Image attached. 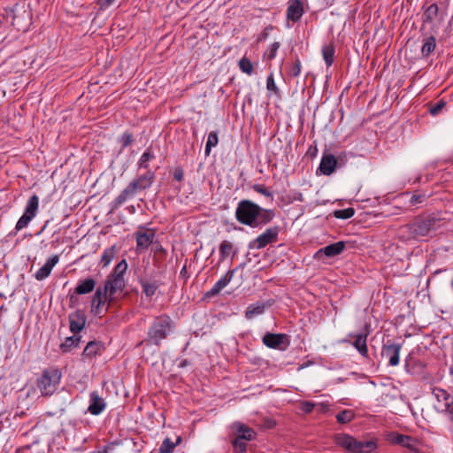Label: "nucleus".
Wrapping results in <instances>:
<instances>
[{
    "instance_id": "obj_12",
    "label": "nucleus",
    "mask_w": 453,
    "mask_h": 453,
    "mask_svg": "<svg viewBox=\"0 0 453 453\" xmlns=\"http://www.w3.org/2000/svg\"><path fill=\"white\" fill-rule=\"evenodd\" d=\"M105 303H109V295L102 287H99L96 288L91 300V311L96 315H100L102 312V307ZM110 304L111 303H108L105 311L108 310Z\"/></svg>"
},
{
    "instance_id": "obj_24",
    "label": "nucleus",
    "mask_w": 453,
    "mask_h": 453,
    "mask_svg": "<svg viewBox=\"0 0 453 453\" xmlns=\"http://www.w3.org/2000/svg\"><path fill=\"white\" fill-rule=\"evenodd\" d=\"M368 333H361L356 335H353L355 341L352 342L353 346L363 356H368V348L366 344Z\"/></svg>"
},
{
    "instance_id": "obj_49",
    "label": "nucleus",
    "mask_w": 453,
    "mask_h": 453,
    "mask_svg": "<svg viewBox=\"0 0 453 453\" xmlns=\"http://www.w3.org/2000/svg\"><path fill=\"white\" fill-rule=\"evenodd\" d=\"M315 407V403H311V402H303L301 403V410L304 412V413H310L312 411V410L314 409Z\"/></svg>"
},
{
    "instance_id": "obj_29",
    "label": "nucleus",
    "mask_w": 453,
    "mask_h": 453,
    "mask_svg": "<svg viewBox=\"0 0 453 453\" xmlns=\"http://www.w3.org/2000/svg\"><path fill=\"white\" fill-rule=\"evenodd\" d=\"M411 438L407 435L395 434L391 435V441L395 444H401L407 449H409L411 451L416 452L417 449L412 445L408 443Z\"/></svg>"
},
{
    "instance_id": "obj_43",
    "label": "nucleus",
    "mask_w": 453,
    "mask_h": 453,
    "mask_svg": "<svg viewBox=\"0 0 453 453\" xmlns=\"http://www.w3.org/2000/svg\"><path fill=\"white\" fill-rule=\"evenodd\" d=\"M239 67L242 70V72L250 75L253 72V65L252 63L247 58H242L239 61Z\"/></svg>"
},
{
    "instance_id": "obj_18",
    "label": "nucleus",
    "mask_w": 453,
    "mask_h": 453,
    "mask_svg": "<svg viewBox=\"0 0 453 453\" xmlns=\"http://www.w3.org/2000/svg\"><path fill=\"white\" fill-rule=\"evenodd\" d=\"M86 315L82 311H76L69 314L70 330L73 334L80 333L85 326Z\"/></svg>"
},
{
    "instance_id": "obj_6",
    "label": "nucleus",
    "mask_w": 453,
    "mask_h": 453,
    "mask_svg": "<svg viewBox=\"0 0 453 453\" xmlns=\"http://www.w3.org/2000/svg\"><path fill=\"white\" fill-rule=\"evenodd\" d=\"M60 379L61 373L58 369L44 371L37 382L41 393L44 395H51L55 392L56 386L59 383Z\"/></svg>"
},
{
    "instance_id": "obj_16",
    "label": "nucleus",
    "mask_w": 453,
    "mask_h": 453,
    "mask_svg": "<svg viewBox=\"0 0 453 453\" xmlns=\"http://www.w3.org/2000/svg\"><path fill=\"white\" fill-rule=\"evenodd\" d=\"M106 407V403L104 398H102L96 391H93L89 395V405L88 408V411L95 416L102 413Z\"/></svg>"
},
{
    "instance_id": "obj_52",
    "label": "nucleus",
    "mask_w": 453,
    "mask_h": 453,
    "mask_svg": "<svg viewBox=\"0 0 453 453\" xmlns=\"http://www.w3.org/2000/svg\"><path fill=\"white\" fill-rule=\"evenodd\" d=\"M173 178L177 181H181L184 178V172L180 167H177L173 172Z\"/></svg>"
},
{
    "instance_id": "obj_36",
    "label": "nucleus",
    "mask_w": 453,
    "mask_h": 453,
    "mask_svg": "<svg viewBox=\"0 0 453 453\" xmlns=\"http://www.w3.org/2000/svg\"><path fill=\"white\" fill-rule=\"evenodd\" d=\"M142 288L143 293L148 297H150V296H152L155 295V293L158 288V285L156 282L145 280V281L142 282Z\"/></svg>"
},
{
    "instance_id": "obj_40",
    "label": "nucleus",
    "mask_w": 453,
    "mask_h": 453,
    "mask_svg": "<svg viewBox=\"0 0 453 453\" xmlns=\"http://www.w3.org/2000/svg\"><path fill=\"white\" fill-rule=\"evenodd\" d=\"M127 269V263L126 262L125 259H123L116 265L111 275L114 277H124V273H126Z\"/></svg>"
},
{
    "instance_id": "obj_13",
    "label": "nucleus",
    "mask_w": 453,
    "mask_h": 453,
    "mask_svg": "<svg viewBox=\"0 0 453 453\" xmlns=\"http://www.w3.org/2000/svg\"><path fill=\"white\" fill-rule=\"evenodd\" d=\"M136 249L139 252L146 250L153 242L155 233L152 230L138 231L135 234Z\"/></svg>"
},
{
    "instance_id": "obj_17",
    "label": "nucleus",
    "mask_w": 453,
    "mask_h": 453,
    "mask_svg": "<svg viewBox=\"0 0 453 453\" xmlns=\"http://www.w3.org/2000/svg\"><path fill=\"white\" fill-rule=\"evenodd\" d=\"M400 344H389L386 345L382 349V356L388 359V365L391 366H396L400 361Z\"/></svg>"
},
{
    "instance_id": "obj_31",
    "label": "nucleus",
    "mask_w": 453,
    "mask_h": 453,
    "mask_svg": "<svg viewBox=\"0 0 453 453\" xmlns=\"http://www.w3.org/2000/svg\"><path fill=\"white\" fill-rule=\"evenodd\" d=\"M103 346L96 342H90L87 344L83 350V355L88 357H92L100 354L102 351Z\"/></svg>"
},
{
    "instance_id": "obj_35",
    "label": "nucleus",
    "mask_w": 453,
    "mask_h": 453,
    "mask_svg": "<svg viewBox=\"0 0 453 453\" xmlns=\"http://www.w3.org/2000/svg\"><path fill=\"white\" fill-rule=\"evenodd\" d=\"M219 142L218 133L213 131L211 132L208 135L206 145H205V155L209 156L211 150L213 147H215Z\"/></svg>"
},
{
    "instance_id": "obj_51",
    "label": "nucleus",
    "mask_w": 453,
    "mask_h": 453,
    "mask_svg": "<svg viewBox=\"0 0 453 453\" xmlns=\"http://www.w3.org/2000/svg\"><path fill=\"white\" fill-rule=\"evenodd\" d=\"M279 48H280V43L279 42H273L271 45L270 50H269V53H268V58L269 59H273V58H275L277 50H279Z\"/></svg>"
},
{
    "instance_id": "obj_9",
    "label": "nucleus",
    "mask_w": 453,
    "mask_h": 453,
    "mask_svg": "<svg viewBox=\"0 0 453 453\" xmlns=\"http://www.w3.org/2000/svg\"><path fill=\"white\" fill-rule=\"evenodd\" d=\"M262 341L266 347L280 350H285L290 344L289 337L285 334L266 333Z\"/></svg>"
},
{
    "instance_id": "obj_39",
    "label": "nucleus",
    "mask_w": 453,
    "mask_h": 453,
    "mask_svg": "<svg viewBox=\"0 0 453 453\" xmlns=\"http://www.w3.org/2000/svg\"><path fill=\"white\" fill-rule=\"evenodd\" d=\"M80 342V338L76 336L67 337L63 343L60 345V349L63 352H68L73 347L77 346Z\"/></svg>"
},
{
    "instance_id": "obj_27",
    "label": "nucleus",
    "mask_w": 453,
    "mask_h": 453,
    "mask_svg": "<svg viewBox=\"0 0 453 453\" xmlns=\"http://www.w3.org/2000/svg\"><path fill=\"white\" fill-rule=\"evenodd\" d=\"M137 192L130 186L127 185L121 193L115 198L114 202L116 205H120L126 201L130 200L135 196Z\"/></svg>"
},
{
    "instance_id": "obj_21",
    "label": "nucleus",
    "mask_w": 453,
    "mask_h": 453,
    "mask_svg": "<svg viewBox=\"0 0 453 453\" xmlns=\"http://www.w3.org/2000/svg\"><path fill=\"white\" fill-rule=\"evenodd\" d=\"M234 271L229 270L221 279H219L213 287L207 292V296H213L219 294L231 281L234 276Z\"/></svg>"
},
{
    "instance_id": "obj_8",
    "label": "nucleus",
    "mask_w": 453,
    "mask_h": 453,
    "mask_svg": "<svg viewBox=\"0 0 453 453\" xmlns=\"http://www.w3.org/2000/svg\"><path fill=\"white\" fill-rule=\"evenodd\" d=\"M39 207V197L33 195L27 201L23 215L18 220L15 229L20 231L27 226L29 222L35 217Z\"/></svg>"
},
{
    "instance_id": "obj_22",
    "label": "nucleus",
    "mask_w": 453,
    "mask_h": 453,
    "mask_svg": "<svg viewBox=\"0 0 453 453\" xmlns=\"http://www.w3.org/2000/svg\"><path fill=\"white\" fill-rule=\"evenodd\" d=\"M233 429L237 433V438L241 440L252 441L255 438V431L244 424L235 422L233 424Z\"/></svg>"
},
{
    "instance_id": "obj_33",
    "label": "nucleus",
    "mask_w": 453,
    "mask_h": 453,
    "mask_svg": "<svg viewBox=\"0 0 453 453\" xmlns=\"http://www.w3.org/2000/svg\"><path fill=\"white\" fill-rule=\"evenodd\" d=\"M323 58L327 66H330L334 62V48L332 44L325 45L322 48Z\"/></svg>"
},
{
    "instance_id": "obj_44",
    "label": "nucleus",
    "mask_w": 453,
    "mask_h": 453,
    "mask_svg": "<svg viewBox=\"0 0 453 453\" xmlns=\"http://www.w3.org/2000/svg\"><path fill=\"white\" fill-rule=\"evenodd\" d=\"M252 188L257 192L258 194H261L266 197H269L271 200L273 199V193L268 190V188L265 185L261 184H255Z\"/></svg>"
},
{
    "instance_id": "obj_45",
    "label": "nucleus",
    "mask_w": 453,
    "mask_h": 453,
    "mask_svg": "<svg viewBox=\"0 0 453 453\" xmlns=\"http://www.w3.org/2000/svg\"><path fill=\"white\" fill-rule=\"evenodd\" d=\"M244 440H241L239 438H235L232 443H233V447H234V450L236 452V453H242L246 450L247 449V444L246 442L243 441Z\"/></svg>"
},
{
    "instance_id": "obj_56",
    "label": "nucleus",
    "mask_w": 453,
    "mask_h": 453,
    "mask_svg": "<svg viewBox=\"0 0 453 453\" xmlns=\"http://www.w3.org/2000/svg\"><path fill=\"white\" fill-rule=\"evenodd\" d=\"M103 2V4L104 6H108L110 5L114 0H101Z\"/></svg>"
},
{
    "instance_id": "obj_7",
    "label": "nucleus",
    "mask_w": 453,
    "mask_h": 453,
    "mask_svg": "<svg viewBox=\"0 0 453 453\" xmlns=\"http://www.w3.org/2000/svg\"><path fill=\"white\" fill-rule=\"evenodd\" d=\"M432 395L436 400L434 403V410L438 413L446 415L453 406V396L441 388H434Z\"/></svg>"
},
{
    "instance_id": "obj_10",
    "label": "nucleus",
    "mask_w": 453,
    "mask_h": 453,
    "mask_svg": "<svg viewBox=\"0 0 453 453\" xmlns=\"http://www.w3.org/2000/svg\"><path fill=\"white\" fill-rule=\"evenodd\" d=\"M278 227L267 228L263 234L250 242V249L261 250L266 245L275 242L278 239Z\"/></svg>"
},
{
    "instance_id": "obj_26",
    "label": "nucleus",
    "mask_w": 453,
    "mask_h": 453,
    "mask_svg": "<svg viewBox=\"0 0 453 453\" xmlns=\"http://www.w3.org/2000/svg\"><path fill=\"white\" fill-rule=\"evenodd\" d=\"M256 227L268 224L274 217V213L271 210H266L260 207V210L257 211V216H256Z\"/></svg>"
},
{
    "instance_id": "obj_48",
    "label": "nucleus",
    "mask_w": 453,
    "mask_h": 453,
    "mask_svg": "<svg viewBox=\"0 0 453 453\" xmlns=\"http://www.w3.org/2000/svg\"><path fill=\"white\" fill-rule=\"evenodd\" d=\"M444 106H445V103L443 101H440L435 105L431 106L430 109H429V111H430V113L432 115H436V114H438L441 111V109Z\"/></svg>"
},
{
    "instance_id": "obj_50",
    "label": "nucleus",
    "mask_w": 453,
    "mask_h": 453,
    "mask_svg": "<svg viewBox=\"0 0 453 453\" xmlns=\"http://www.w3.org/2000/svg\"><path fill=\"white\" fill-rule=\"evenodd\" d=\"M301 73V62L297 59L290 69L291 75L296 77Z\"/></svg>"
},
{
    "instance_id": "obj_4",
    "label": "nucleus",
    "mask_w": 453,
    "mask_h": 453,
    "mask_svg": "<svg viewBox=\"0 0 453 453\" xmlns=\"http://www.w3.org/2000/svg\"><path fill=\"white\" fill-rule=\"evenodd\" d=\"M172 328V322L168 316L157 317L148 332V342L159 345L165 339Z\"/></svg>"
},
{
    "instance_id": "obj_53",
    "label": "nucleus",
    "mask_w": 453,
    "mask_h": 453,
    "mask_svg": "<svg viewBox=\"0 0 453 453\" xmlns=\"http://www.w3.org/2000/svg\"><path fill=\"white\" fill-rule=\"evenodd\" d=\"M128 185H130L136 192L143 190L140 188V184L136 179L133 180Z\"/></svg>"
},
{
    "instance_id": "obj_41",
    "label": "nucleus",
    "mask_w": 453,
    "mask_h": 453,
    "mask_svg": "<svg viewBox=\"0 0 453 453\" xmlns=\"http://www.w3.org/2000/svg\"><path fill=\"white\" fill-rule=\"evenodd\" d=\"M154 158V155L150 150L148 149L141 157L138 165L140 168L147 169L149 167V161Z\"/></svg>"
},
{
    "instance_id": "obj_32",
    "label": "nucleus",
    "mask_w": 453,
    "mask_h": 453,
    "mask_svg": "<svg viewBox=\"0 0 453 453\" xmlns=\"http://www.w3.org/2000/svg\"><path fill=\"white\" fill-rule=\"evenodd\" d=\"M265 305L263 303H257L250 305L245 312V317L249 319H253L257 315H260L265 311Z\"/></svg>"
},
{
    "instance_id": "obj_46",
    "label": "nucleus",
    "mask_w": 453,
    "mask_h": 453,
    "mask_svg": "<svg viewBox=\"0 0 453 453\" xmlns=\"http://www.w3.org/2000/svg\"><path fill=\"white\" fill-rule=\"evenodd\" d=\"M266 88L270 91H273L274 93H277L278 92V88L275 84V81H274V78H273V73H271L268 77H267V81H266Z\"/></svg>"
},
{
    "instance_id": "obj_34",
    "label": "nucleus",
    "mask_w": 453,
    "mask_h": 453,
    "mask_svg": "<svg viewBox=\"0 0 453 453\" xmlns=\"http://www.w3.org/2000/svg\"><path fill=\"white\" fill-rule=\"evenodd\" d=\"M180 441V437H178L177 438V441L176 442H173L170 438H165L158 451L159 453H171L173 452V449L175 448V446Z\"/></svg>"
},
{
    "instance_id": "obj_11",
    "label": "nucleus",
    "mask_w": 453,
    "mask_h": 453,
    "mask_svg": "<svg viewBox=\"0 0 453 453\" xmlns=\"http://www.w3.org/2000/svg\"><path fill=\"white\" fill-rule=\"evenodd\" d=\"M124 277H114L110 275L105 281L104 289L109 295V303H112L117 295H120L125 288Z\"/></svg>"
},
{
    "instance_id": "obj_20",
    "label": "nucleus",
    "mask_w": 453,
    "mask_h": 453,
    "mask_svg": "<svg viewBox=\"0 0 453 453\" xmlns=\"http://www.w3.org/2000/svg\"><path fill=\"white\" fill-rule=\"evenodd\" d=\"M337 160L334 156L331 154L324 155L321 158L319 170L325 175H330L335 170Z\"/></svg>"
},
{
    "instance_id": "obj_23",
    "label": "nucleus",
    "mask_w": 453,
    "mask_h": 453,
    "mask_svg": "<svg viewBox=\"0 0 453 453\" xmlns=\"http://www.w3.org/2000/svg\"><path fill=\"white\" fill-rule=\"evenodd\" d=\"M344 249H345V242L341 241V242H337L329 244V245L320 249L316 253V256L324 254L328 257H333L334 256L341 254Z\"/></svg>"
},
{
    "instance_id": "obj_54",
    "label": "nucleus",
    "mask_w": 453,
    "mask_h": 453,
    "mask_svg": "<svg viewBox=\"0 0 453 453\" xmlns=\"http://www.w3.org/2000/svg\"><path fill=\"white\" fill-rule=\"evenodd\" d=\"M445 416L453 423V405L451 406V410Z\"/></svg>"
},
{
    "instance_id": "obj_1",
    "label": "nucleus",
    "mask_w": 453,
    "mask_h": 453,
    "mask_svg": "<svg viewBox=\"0 0 453 453\" xmlns=\"http://www.w3.org/2000/svg\"><path fill=\"white\" fill-rule=\"evenodd\" d=\"M434 224V219L417 218L411 223L402 226L398 229V236L403 241L418 240L428 235Z\"/></svg>"
},
{
    "instance_id": "obj_15",
    "label": "nucleus",
    "mask_w": 453,
    "mask_h": 453,
    "mask_svg": "<svg viewBox=\"0 0 453 453\" xmlns=\"http://www.w3.org/2000/svg\"><path fill=\"white\" fill-rule=\"evenodd\" d=\"M96 284V280L92 278L79 280L74 289V294L70 296V302L72 303L75 302V295H86L92 292L95 289Z\"/></svg>"
},
{
    "instance_id": "obj_5",
    "label": "nucleus",
    "mask_w": 453,
    "mask_h": 453,
    "mask_svg": "<svg viewBox=\"0 0 453 453\" xmlns=\"http://www.w3.org/2000/svg\"><path fill=\"white\" fill-rule=\"evenodd\" d=\"M260 210V206L250 200H242L236 208L235 218L236 219L246 226L256 227V216Z\"/></svg>"
},
{
    "instance_id": "obj_25",
    "label": "nucleus",
    "mask_w": 453,
    "mask_h": 453,
    "mask_svg": "<svg viewBox=\"0 0 453 453\" xmlns=\"http://www.w3.org/2000/svg\"><path fill=\"white\" fill-rule=\"evenodd\" d=\"M426 36L421 48V53L424 57L429 56L436 47L434 34L423 35Z\"/></svg>"
},
{
    "instance_id": "obj_30",
    "label": "nucleus",
    "mask_w": 453,
    "mask_h": 453,
    "mask_svg": "<svg viewBox=\"0 0 453 453\" xmlns=\"http://www.w3.org/2000/svg\"><path fill=\"white\" fill-rule=\"evenodd\" d=\"M117 254V250L115 246H111L110 248H107L104 250L100 265L103 267H106L110 265V263L112 261V259L115 257Z\"/></svg>"
},
{
    "instance_id": "obj_2",
    "label": "nucleus",
    "mask_w": 453,
    "mask_h": 453,
    "mask_svg": "<svg viewBox=\"0 0 453 453\" xmlns=\"http://www.w3.org/2000/svg\"><path fill=\"white\" fill-rule=\"evenodd\" d=\"M335 443L348 453H372L378 447L377 441H357L347 434H338L334 436Z\"/></svg>"
},
{
    "instance_id": "obj_19",
    "label": "nucleus",
    "mask_w": 453,
    "mask_h": 453,
    "mask_svg": "<svg viewBox=\"0 0 453 453\" xmlns=\"http://www.w3.org/2000/svg\"><path fill=\"white\" fill-rule=\"evenodd\" d=\"M59 256L54 255L50 257L43 266H42L35 274L37 280H43L48 278L53 269V267L58 263Z\"/></svg>"
},
{
    "instance_id": "obj_47",
    "label": "nucleus",
    "mask_w": 453,
    "mask_h": 453,
    "mask_svg": "<svg viewBox=\"0 0 453 453\" xmlns=\"http://www.w3.org/2000/svg\"><path fill=\"white\" fill-rule=\"evenodd\" d=\"M133 142V135L130 133H124L120 138L122 147H127Z\"/></svg>"
},
{
    "instance_id": "obj_38",
    "label": "nucleus",
    "mask_w": 453,
    "mask_h": 453,
    "mask_svg": "<svg viewBox=\"0 0 453 453\" xmlns=\"http://www.w3.org/2000/svg\"><path fill=\"white\" fill-rule=\"evenodd\" d=\"M355 417L351 410H344L336 415V419L341 424H347L350 422Z\"/></svg>"
},
{
    "instance_id": "obj_14",
    "label": "nucleus",
    "mask_w": 453,
    "mask_h": 453,
    "mask_svg": "<svg viewBox=\"0 0 453 453\" xmlns=\"http://www.w3.org/2000/svg\"><path fill=\"white\" fill-rule=\"evenodd\" d=\"M304 13L303 5L301 0H289L288 2L287 18L288 19L296 22L300 20Z\"/></svg>"
},
{
    "instance_id": "obj_42",
    "label": "nucleus",
    "mask_w": 453,
    "mask_h": 453,
    "mask_svg": "<svg viewBox=\"0 0 453 453\" xmlns=\"http://www.w3.org/2000/svg\"><path fill=\"white\" fill-rule=\"evenodd\" d=\"M355 213L353 208H347L342 210L334 211V215L337 219H350Z\"/></svg>"
},
{
    "instance_id": "obj_3",
    "label": "nucleus",
    "mask_w": 453,
    "mask_h": 453,
    "mask_svg": "<svg viewBox=\"0 0 453 453\" xmlns=\"http://www.w3.org/2000/svg\"><path fill=\"white\" fill-rule=\"evenodd\" d=\"M442 21L443 15L440 14L437 4H430L422 14V35L436 34Z\"/></svg>"
},
{
    "instance_id": "obj_28",
    "label": "nucleus",
    "mask_w": 453,
    "mask_h": 453,
    "mask_svg": "<svg viewBox=\"0 0 453 453\" xmlns=\"http://www.w3.org/2000/svg\"><path fill=\"white\" fill-rule=\"evenodd\" d=\"M136 180L140 184V188L145 190L152 186L155 180V173L151 171H148L144 174H142L136 178Z\"/></svg>"
},
{
    "instance_id": "obj_37",
    "label": "nucleus",
    "mask_w": 453,
    "mask_h": 453,
    "mask_svg": "<svg viewBox=\"0 0 453 453\" xmlns=\"http://www.w3.org/2000/svg\"><path fill=\"white\" fill-rule=\"evenodd\" d=\"M233 253V244L228 241H223L219 246L220 259L223 260Z\"/></svg>"
},
{
    "instance_id": "obj_55",
    "label": "nucleus",
    "mask_w": 453,
    "mask_h": 453,
    "mask_svg": "<svg viewBox=\"0 0 453 453\" xmlns=\"http://www.w3.org/2000/svg\"><path fill=\"white\" fill-rule=\"evenodd\" d=\"M411 199H412L413 203H420L421 202V196H413Z\"/></svg>"
}]
</instances>
